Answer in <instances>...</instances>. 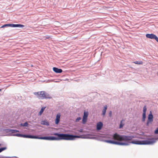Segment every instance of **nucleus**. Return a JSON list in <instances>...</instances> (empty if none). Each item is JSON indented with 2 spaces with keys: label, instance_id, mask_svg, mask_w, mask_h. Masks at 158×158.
I'll return each mask as SVG.
<instances>
[{
  "label": "nucleus",
  "instance_id": "nucleus-22",
  "mask_svg": "<svg viewBox=\"0 0 158 158\" xmlns=\"http://www.w3.org/2000/svg\"><path fill=\"white\" fill-rule=\"evenodd\" d=\"M88 120V118L85 117H82V123L83 124H85L86 123Z\"/></svg>",
  "mask_w": 158,
  "mask_h": 158
},
{
  "label": "nucleus",
  "instance_id": "nucleus-15",
  "mask_svg": "<svg viewBox=\"0 0 158 158\" xmlns=\"http://www.w3.org/2000/svg\"><path fill=\"white\" fill-rule=\"evenodd\" d=\"M9 135L10 136H15L22 137L23 134L21 133L12 134H10Z\"/></svg>",
  "mask_w": 158,
  "mask_h": 158
},
{
  "label": "nucleus",
  "instance_id": "nucleus-36",
  "mask_svg": "<svg viewBox=\"0 0 158 158\" xmlns=\"http://www.w3.org/2000/svg\"><path fill=\"white\" fill-rule=\"evenodd\" d=\"M1 90H2V89H0V91H1Z\"/></svg>",
  "mask_w": 158,
  "mask_h": 158
},
{
  "label": "nucleus",
  "instance_id": "nucleus-21",
  "mask_svg": "<svg viewBox=\"0 0 158 158\" xmlns=\"http://www.w3.org/2000/svg\"><path fill=\"white\" fill-rule=\"evenodd\" d=\"M31 134H23L22 137L31 139Z\"/></svg>",
  "mask_w": 158,
  "mask_h": 158
},
{
  "label": "nucleus",
  "instance_id": "nucleus-20",
  "mask_svg": "<svg viewBox=\"0 0 158 158\" xmlns=\"http://www.w3.org/2000/svg\"><path fill=\"white\" fill-rule=\"evenodd\" d=\"M45 108H46V107H42L41 108L40 110V111L39 112L38 114V115L40 116L42 114V113H43L44 111Z\"/></svg>",
  "mask_w": 158,
  "mask_h": 158
},
{
  "label": "nucleus",
  "instance_id": "nucleus-38",
  "mask_svg": "<svg viewBox=\"0 0 158 158\" xmlns=\"http://www.w3.org/2000/svg\"><path fill=\"white\" fill-rule=\"evenodd\" d=\"M144 134V133L143 132V134Z\"/></svg>",
  "mask_w": 158,
  "mask_h": 158
},
{
  "label": "nucleus",
  "instance_id": "nucleus-10",
  "mask_svg": "<svg viewBox=\"0 0 158 158\" xmlns=\"http://www.w3.org/2000/svg\"><path fill=\"white\" fill-rule=\"evenodd\" d=\"M60 113H58L56 115V118L55 120V123L57 125L59 124L60 121Z\"/></svg>",
  "mask_w": 158,
  "mask_h": 158
},
{
  "label": "nucleus",
  "instance_id": "nucleus-26",
  "mask_svg": "<svg viewBox=\"0 0 158 158\" xmlns=\"http://www.w3.org/2000/svg\"><path fill=\"white\" fill-rule=\"evenodd\" d=\"M17 132H19V131L16 129H12V134H15V133Z\"/></svg>",
  "mask_w": 158,
  "mask_h": 158
},
{
  "label": "nucleus",
  "instance_id": "nucleus-16",
  "mask_svg": "<svg viewBox=\"0 0 158 158\" xmlns=\"http://www.w3.org/2000/svg\"><path fill=\"white\" fill-rule=\"evenodd\" d=\"M41 124L43 125H45L47 126H49L50 125L49 122L47 121L46 120H44L42 121L41 122Z\"/></svg>",
  "mask_w": 158,
  "mask_h": 158
},
{
  "label": "nucleus",
  "instance_id": "nucleus-23",
  "mask_svg": "<svg viewBox=\"0 0 158 158\" xmlns=\"http://www.w3.org/2000/svg\"><path fill=\"white\" fill-rule=\"evenodd\" d=\"M89 115V112L88 111H86L85 110L84 112V114L83 117L88 118Z\"/></svg>",
  "mask_w": 158,
  "mask_h": 158
},
{
  "label": "nucleus",
  "instance_id": "nucleus-29",
  "mask_svg": "<svg viewBox=\"0 0 158 158\" xmlns=\"http://www.w3.org/2000/svg\"><path fill=\"white\" fill-rule=\"evenodd\" d=\"M112 115V112L111 111H110L109 113V116L110 117H111Z\"/></svg>",
  "mask_w": 158,
  "mask_h": 158
},
{
  "label": "nucleus",
  "instance_id": "nucleus-9",
  "mask_svg": "<svg viewBox=\"0 0 158 158\" xmlns=\"http://www.w3.org/2000/svg\"><path fill=\"white\" fill-rule=\"evenodd\" d=\"M147 110V106L145 105L144 106L143 110V114H142V121L143 122H144L145 121L146 118V111Z\"/></svg>",
  "mask_w": 158,
  "mask_h": 158
},
{
  "label": "nucleus",
  "instance_id": "nucleus-13",
  "mask_svg": "<svg viewBox=\"0 0 158 158\" xmlns=\"http://www.w3.org/2000/svg\"><path fill=\"white\" fill-rule=\"evenodd\" d=\"M42 138H43V136L39 137L38 135H31V139H43Z\"/></svg>",
  "mask_w": 158,
  "mask_h": 158
},
{
  "label": "nucleus",
  "instance_id": "nucleus-4",
  "mask_svg": "<svg viewBox=\"0 0 158 158\" xmlns=\"http://www.w3.org/2000/svg\"><path fill=\"white\" fill-rule=\"evenodd\" d=\"M112 137L114 139L121 142L122 141L130 140L135 137L134 135H121L117 133H115L112 135Z\"/></svg>",
  "mask_w": 158,
  "mask_h": 158
},
{
  "label": "nucleus",
  "instance_id": "nucleus-37",
  "mask_svg": "<svg viewBox=\"0 0 158 158\" xmlns=\"http://www.w3.org/2000/svg\"><path fill=\"white\" fill-rule=\"evenodd\" d=\"M5 157L7 158V157H6H6Z\"/></svg>",
  "mask_w": 158,
  "mask_h": 158
},
{
  "label": "nucleus",
  "instance_id": "nucleus-18",
  "mask_svg": "<svg viewBox=\"0 0 158 158\" xmlns=\"http://www.w3.org/2000/svg\"><path fill=\"white\" fill-rule=\"evenodd\" d=\"M29 124H28L27 122H26L24 123H21L19 125L20 127H28L29 126Z\"/></svg>",
  "mask_w": 158,
  "mask_h": 158
},
{
  "label": "nucleus",
  "instance_id": "nucleus-3",
  "mask_svg": "<svg viewBox=\"0 0 158 158\" xmlns=\"http://www.w3.org/2000/svg\"><path fill=\"white\" fill-rule=\"evenodd\" d=\"M156 142V139L155 138H151L148 139L147 140H140L137 139L132 140L131 141H126L123 142V146H127L131 144L137 145H150Z\"/></svg>",
  "mask_w": 158,
  "mask_h": 158
},
{
  "label": "nucleus",
  "instance_id": "nucleus-24",
  "mask_svg": "<svg viewBox=\"0 0 158 158\" xmlns=\"http://www.w3.org/2000/svg\"><path fill=\"white\" fill-rule=\"evenodd\" d=\"M133 63L137 64H142L143 62L142 61H135L133 62Z\"/></svg>",
  "mask_w": 158,
  "mask_h": 158
},
{
  "label": "nucleus",
  "instance_id": "nucleus-30",
  "mask_svg": "<svg viewBox=\"0 0 158 158\" xmlns=\"http://www.w3.org/2000/svg\"><path fill=\"white\" fill-rule=\"evenodd\" d=\"M78 132L80 133H83V129L82 128L78 130Z\"/></svg>",
  "mask_w": 158,
  "mask_h": 158
},
{
  "label": "nucleus",
  "instance_id": "nucleus-35",
  "mask_svg": "<svg viewBox=\"0 0 158 158\" xmlns=\"http://www.w3.org/2000/svg\"><path fill=\"white\" fill-rule=\"evenodd\" d=\"M2 144L1 143H0V146H2Z\"/></svg>",
  "mask_w": 158,
  "mask_h": 158
},
{
  "label": "nucleus",
  "instance_id": "nucleus-14",
  "mask_svg": "<svg viewBox=\"0 0 158 158\" xmlns=\"http://www.w3.org/2000/svg\"><path fill=\"white\" fill-rule=\"evenodd\" d=\"M107 108V106L106 105H105L103 108L102 109V115L103 116H104L105 115L106 110Z\"/></svg>",
  "mask_w": 158,
  "mask_h": 158
},
{
  "label": "nucleus",
  "instance_id": "nucleus-2",
  "mask_svg": "<svg viewBox=\"0 0 158 158\" xmlns=\"http://www.w3.org/2000/svg\"><path fill=\"white\" fill-rule=\"evenodd\" d=\"M112 137H113L112 135ZM105 137V136L104 135H98L96 137H94L91 134H86L84 135L83 137H81V138L85 139H95L111 144L123 146V144H124L123 142H120V141H117L113 138V139L114 140L105 139H104Z\"/></svg>",
  "mask_w": 158,
  "mask_h": 158
},
{
  "label": "nucleus",
  "instance_id": "nucleus-11",
  "mask_svg": "<svg viewBox=\"0 0 158 158\" xmlns=\"http://www.w3.org/2000/svg\"><path fill=\"white\" fill-rule=\"evenodd\" d=\"M103 126V124L102 122H99L97 124L96 129L97 130H100L101 129Z\"/></svg>",
  "mask_w": 158,
  "mask_h": 158
},
{
  "label": "nucleus",
  "instance_id": "nucleus-32",
  "mask_svg": "<svg viewBox=\"0 0 158 158\" xmlns=\"http://www.w3.org/2000/svg\"><path fill=\"white\" fill-rule=\"evenodd\" d=\"M155 139H156V140H158V137L157 138H155Z\"/></svg>",
  "mask_w": 158,
  "mask_h": 158
},
{
  "label": "nucleus",
  "instance_id": "nucleus-31",
  "mask_svg": "<svg viewBox=\"0 0 158 158\" xmlns=\"http://www.w3.org/2000/svg\"><path fill=\"white\" fill-rule=\"evenodd\" d=\"M46 38L47 39H49L50 38H51L50 36H48V35L46 37Z\"/></svg>",
  "mask_w": 158,
  "mask_h": 158
},
{
  "label": "nucleus",
  "instance_id": "nucleus-28",
  "mask_svg": "<svg viewBox=\"0 0 158 158\" xmlns=\"http://www.w3.org/2000/svg\"><path fill=\"white\" fill-rule=\"evenodd\" d=\"M154 133L155 134H158V127L154 131Z\"/></svg>",
  "mask_w": 158,
  "mask_h": 158
},
{
  "label": "nucleus",
  "instance_id": "nucleus-25",
  "mask_svg": "<svg viewBox=\"0 0 158 158\" xmlns=\"http://www.w3.org/2000/svg\"><path fill=\"white\" fill-rule=\"evenodd\" d=\"M81 118L80 117H77L76 120H75V122H79L80 120H81Z\"/></svg>",
  "mask_w": 158,
  "mask_h": 158
},
{
  "label": "nucleus",
  "instance_id": "nucleus-33",
  "mask_svg": "<svg viewBox=\"0 0 158 158\" xmlns=\"http://www.w3.org/2000/svg\"><path fill=\"white\" fill-rule=\"evenodd\" d=\"M54 82H59V81H55Z\"/></svg>",
  "mask_w": 158,
  "mask_h": 158
},
{
  "label": "nucleus",
  "instance_id": "nucleus-8",
  "mask_svg": "<svg viewBox=\"0 0 158 158\" xmlns=\"http://www.w3.org/2000/svg\"><path fill=\"white\" fill-rule=\"evenodd\" d=\"M146 37L148 39H154L158 43V37L156 35L153 33L147 34H146Z\"/></svg>",
  "mask_w": 158,
  "mask_h": 158
},
{
  "label": "nucleus",
  "instance_id": "nucleus-7",
  "mask_svg": "<svg viewBox=\"0 0 158 158\" xmlns=\"http://www.w3.org/2000/svg\"><path fill=\"white\" fill-rule=\"evenodd\" d=\"M153 121V115L152 111H150L148 115V119L147 121L146 125L149 126V124H152Z\"/></svg>",
  "mask_w": 158,
  "mask_h": 158
},
{
  "label": "nucleus",
  "instance_id": "nucleus-34",
  "mask_svg": "<svg viewBox=\"0 0 158 158\" xmlns=\"http://www.w3.org/2000/svg\"><path fill=\"white\" fill-rule=\"evenodd\" d=\"M140 138L142 139H144V138H143V137Z\"/></svg>",
  "mask_w": 158,
  "mask_h": 158
},
{
  "label": "nucleus",
  "instance_id": "nucleus-12",
  "mask_svg": "<svg viewBox=\"0 0 158 158\" xmlns=\"http://www.w3.org/2000/svg\"><path fill=\"white\" fill-rule=\"evenodd\" d=\"M53 71L57 73H60L63 71L61 69H59L56 67H53L52 68Z\"/></svg>",
  "mask_w": 158,
  "mask_h": 158
},
{
  "label": "nucleus",
  "instance_id": "nucleus-1",
  "mask_svg": "<svg viewBox=\"0 0 158 158\" xmlns=\"http://www.w3.org/2000/svg\"><path fill=\"white\" fill-rule=\"evenodd\" d=\"M52 134L56 135L57 136H43L42 138L43 139V140H73L75 139L76 138H81L80 136L68 134L55 132Z\"/></svg>",
  "mask_w": 158,
  "mask_h": 158
},
{
  "label": "nucleus",
  "instance_id": "nucleus-27",
  "mask_svg": "<svg viewBox=\"0 0 158 158\" xmlns=\"http://www.w3.org/2000/svg\"><path fill=\"white\" fill-rule=\"evenodd\" d=\"M2 152L7 149V148L6 147H1L0 148Z\"/></svg>",
  "mask_w": 158,
  "mask_h": 158
},
{
  "label": "nucleus",
  "instance_id": "nucleus-17",
  "mask_svg": "<svg viewBox=\"0 0 158 158\" xmlns=\"http://www.w3.org/2000/svg\"><path fill=\"white\" fill-rule=\"evenodd\" d=\"M3 131L5 132L6 133H9V132H10L11 133H9V134H8V135H7L8 136H10L9 135L10 134H12V129H4L3 130Z\"/></svg>",
  "mask_w": 158,
  "mask_h": 158
},
{
  "label": "nucleus",
  "instance_id": "nucleus-5",
  "mask_svg": "<svg viewBox=\"0 0 158 158\" xmlns=\"http://www.w3.org/2000/svg\"><path fill=\"white\" fill-rule=\"evenodd\" d=\"M34 94L40 99H51L52 98L51 95L44 91L35 92L34 93Z\"/></svg>",
  "mask_w": 158,
  "mask_h": 158
},
{
  "label": "nucleus",
  "instance_id": "nucleus-6",
  "mask_svg": "<svg viewBox=\"0 0 158 158\" xmlns=\"http://www.w3.org/2000/svg\"><path fill=\"white\" fill-rule=\"evenodd\" d=\"M25 27V25L20 24H14L13 23H8L5 24L3 25L2 26L0 27V28H4L8 27H11L23 28Z\"/></svg>",
  "mask_w": 158,
  "mask_h": 158
},
{
  "label": "nucleus",
  "instance_id": "nucleus-19",
  "mask_svg": "<svg viewBox=\"0 0 158 158\" xmlns=\"http://www.w3.org/2000/svg\"><path fill=\"white\" fill-rule=\"evenodd\" d=\"M125 120L124 119H122L120 122V124L119 125V128L120 129H122L124 125V123H123V122H124Z\"/></svg>",
  "mask_w": 158,
  "mask_h": 158
}]
</instances>
